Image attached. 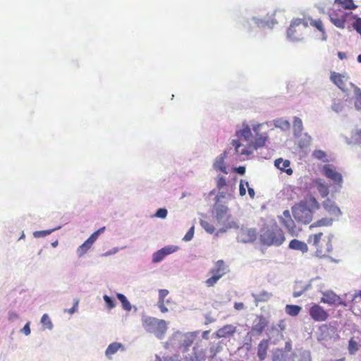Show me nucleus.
<instances>
[{
    "label": "nucleus",
    "mask_w": 361,
    "mask_h": 361,
    "mask_svg": "<svg viewBox=\"0 0 361 361\" xmlns=\"http://www.w3.org/2000/svg\"><path fill=\"white\" fill-rule=\"evenodd\" d=\"M262 124H256L252 126V130L255 133V138L252 140V133L251 128L247 123L243 122L242 128L236 130L235 136L238 140H233L231 145L235 148V154L238 155H250L255 149L262 147L265 145L268 140V135L266 133L260 134L259 129Z\"/></svg>",
    "instance_id": "obj_1"
},
{
    "label": "nucleus",
    "mask_w": 361,
    "mask_h": 361,
    "mask_svg": "<svg viewBox=\"0 0 361 361\" xmlns=\"http://www.w3.org/2000/svg\"><path fill=\"white\" fill-rule=\"evenodd\" d=\"M332 224V219L323 218L311 224L309 231L311 233L307 238V243L316 250V254L320 257L328 256L333 250L331 238L325 236L320 228L329 226Z\"/></svg>",
    "instance_id": "obj_2"
},
{
    "label": "nucleus",
    "mask_w": 361,
    "mask_h": 361,
    "mask_svg": "<svg viewBox=\"0 0 361 361\" xmlns=\"http://www.w3.org/2000/svg\"><path fill=\"white\" fill-rule=\"evenodd\" d=\"M319 203L312 195L305 197L292 207L291 211L294 219L300 223L307 224L313 218V212L319 208Z\"/></svg>",
    "instance_id": "obj_3"
},
{
    "label": "nucleus",
    "mask_w": 361,
    "mask_h": 361,
    "mask_svg": "<svg viewBox=\"0 0 361 361\" xmlns=\"http://www.w3.org/2000/svg\"><path fill=\"white\" fill-rule=\"evenodd\" d=\"M285 240L284 233L276 222L265 224L260 230L259 241L264 245L280 246Z\"/></svg>",
    "instance_id": "obj_4"
},
{
    "label": "nucleus",
    "mask_w": 361,
    "mask_h": 361,
    "mask_svg": "<svg viewBox=\"0 0 361 361\" xmlns=\"http://www.w3.org/2000/svg\"><path fill=\"white\" fill-rule=\"evenodd\" d=\"M309 25L317 29L322 33V39H326V32L322 21L320 19L313 20L310 17L293 20L287 30L288 37L293 39H298L300 35L297 34V27L302 25L304 28H307Z\"/></svg>",
    "instance_id": "obj_5"
},
{
    "label": "nucleus",
    "mask_w": 361,
    "mask_h": 361,
    "mask_svg": "<svg viewBox=\"0 0 361 361\" xmlns=\"http://www.w3.org/2000/svg\"><path fill=\"white\" fill-rule=\"evenodd\" d=\"M209 274L212 276L206 280L205 283L208 287H212L226 274L224 261L218 260L215 267L210 270Z\"/></svg>",
    "instance_id": "obj_6"
},
{
    "label": "nucleus",
    "mask_w": 361,
    "mask_h": 361,
    "mask_svg": "<svg viewBox=\"0 0 361 361\" xmlns=\"http://www.w3.org/2000/svg\"><path fill=\"white\" fill-rule=\"evenodd\" d=\"M349 13L340 8H334L329 13L331 23L337 27L343 29Z\"/></svg>",
    "instance_id": "obj_7"
},
{
    "label": "nucleus",
    "mask_w": 361,
    "mask_h": 361,
    "mask_svg": "<svg viewBox=\"0 0 361 361\" xmlns=\"http://www.w3.org/2000/svg\"><path fill=\"white\" fill-rule=\"evenodd\" d=\"M320 302L331 306H346L345 302L332 290L323 292Z\"/></svg>",
    "instance_id": "obj_8"
},
{
    "label": "nucleus",
    "mask_w": 361,
    "mask_h": 361,
    "mask_svg": "<svg viewBox=\"0 0 361 361\" xmlns=\"http://www.w3.org/2000/svg\"><path fill=\"white\" fill-rule=\"evenodd\" d=\"M281 224L287 229L288 232L292 235H297L298 230L297 229L295 221L292 219L289 210L283 211V216H279Z\"/></svg>",
    "instance_id": "obj_9"
},
{
    "label": "nucleus",
    "mask_w": 361,
    "mask_h": 361,
    "mask_svg": "<svg viewBox=\"0 0 361 361\" xmlns=\"http://www.w3.org/2000/svg\"><path fill=\"white\" fill-rule=\"evenodd\" d=\"M309 314L314 321L318 322H325L329 317L327 311L318 304H314L310 307Z\"/></svg>",
    "instance_id": "obj_10"
},
{
    "label": "nucleus",
    "mask_w": 361,
    "mask_h": 361,
    "mask_svg": "<svg viewBox=\"0 0 361 361\" xmlns=\"http://www.w3.org/2000/svg\"><path fill=\"white\" fill-rule=\"evenodd\" d=\"M324 175L334 184L337 185L338 188H341L343 183V178L340 173L337 172L335 169L330 164H326L323 166Z\"/></svg>",
    "instance_id": "obj_11"
},
{
    "label": "nucleus",
    "mask_w": 361,
    "mask_h": 361,
    "mask_svg": "<svg viewBox=\"0 0 361 361\" xmlns=\"http://www.w3.org/2000/svg\"><path fill=\"white\" fill-rule=\"evenodd\" d=\"M330 79L342 91L347 90L346 82L348 80V75L332 71L331 72Z\"/></svg>",
    "instance_id": "obj_12"
},
{
    "label": "nucleus",
    "mask_w": 361,
    "mask_h": 361,
    "mask_svg": "<svg viewBox=\"0 0 361 361\" xmlns=\"http://www.w3.org/2000/svg\"><path fill=\"white\" fill-rule=\"evenodd\" d=\"M176 250L177 247L173 245L164 247L153 254L152 262L154 263L160 262L165 258L166 256L171 253H173Z\"/></svg>",
    "instance_id": "obj_13"
},
{
    "label": "nucleus",
    "mask_w": 361,
    "mask_h": 361,
    "mask_svg": "<svg viewBox=\"0 0 361 361\" xmlns=\"http://www.w3.org/2000/svg\"><path fill=\"white\" fill-rule=\"evenodd\" d=\"M257 233L254 228H242L238 234V239L243 243H250L256 240Z\"/></svg>",
    "instance_id": "obj_14"
},
{
    "label": "nucleus",
    "mask_w": 361,
    "mask_h": 361,
    "mask_svg": "<svg viewBox=\"0 0 361 361\" xmlns=\"http://www.w3.org/2000/svg\"><path fill=\"white\" fill-rule=\"evenodd\" d=\"M236 330V326L232 324H226L216 331V337L220 338L233 336Z\"/></svg>",
    "instance_id": "obj_15"
},
{
    "label": "nucleus",
    "mask_w": 361,
    "mask_h": 361,
    "mask_svg": "<svg viewBox=\"0 0 361 361\" xmlns=\"http://www.w3.org/2000/svg\"><path fill=\"white\" fill-rule=\"evenodd\" d=\"M290 162L288 159H283L279 158L275 160V166L283 172H286L288 175L290 176L293 174V170L290 168Z\"/></svg>",
    "instance_id": "obj_16"
},
{
    "label": "nucleus",
    "mask_w": 361,
    "mask_h": 361,
    "mask_svg": "<svg viewBox=\"0 0 361 361\" xmlns=\"http://www.w3.org/2000/svg\"><path fill=\"white\" fill-rule=\"evenodd\" d=\"M226 157L227 152H224L221 154L216 157L213 164V166L216 170H219L226 174L228 173L225 164V159L226 158Z\"/></svg>",
    "instance_id": "obj_17"
},
{
    "label": "nucleus",
    "mask_w": 361,
    "mask_h": 361,
    "mask_svg": "<svg viewBox=\"0 0 361 361\" xmlns=\"http://www.w3.org/2000/svg\"><path fill=\"white\" fill-rule=\"evenodd\" d=\"M324 209L330 214L338 216L341 214L338 207H337L334 202L329 199H326L322 203Z\"/></svg>",
    "instance_id": "obj_18"
},
{
    "label": "nucleus",
    "mask_w": 361,
    "mask_h": 361,
    "mask_svg": "<svg viewBox=\"0 0 361 361\" xmlns=\"http://www.w3.org/2000/svg\"><path fill=\"white\" fill-rule=\"evenodd\" d=\"M269 348V340L264 339L259 342L257 346V356L262 361L265 360L267 355Z\"/></svg>",
    "instance_id": "obj_19"
},
{
    "label": "nucleus",
    "mask_w": 361,
    "mask_h": 361,
    "mask_svg": "<svg viewBox=\"0 0 361 361\" xmlns=\"http://www.w3.org/2000/svg\"><path fill=\"white\" fill-rule=\"evenodd\" d=\"M288 247L291 250H299L302 253H305L308 251L307 243L298 239H293L290 240L288 245Z\"/></svg>",
    "instance_id": "obj_20"
},
{
    "label": "nucleus",
    "mask_w": 361,
    "mask_h": 361,
    "mask_svg": "<svg viewBox=\"0 0 361 361\" xmlns=\"http://www.w3.org/2000/svg\"><path fill=\"white\" fill-rule=\"evenodd\" d=\"M96 240L90 236L77 250L79 257L83 256L92 246Z\"/></svg>",
    "instance_id": "obj_21"
},
{
    "label": "nucleus",
    "mask_w": 361,
    "mask_h": 361,
    "mask_svg": "<svg viewBox=\"0 0 361 361\" xmlns=\"http://www.w3.org/2000/svg\"><path fill=\"white\" fill-rule=\"evenodd\" d=\"M214 210L216 217L219 221H223L227 219L228 209L226 206L215 204Z\"/></svg>",
    "instance_id": "obj_22"
},
{
    "label": "nucleus",
    "mask_w": 361,
    "mask_h": 361,
    "mask_svg": "<svg viewBox=\"0 0 361 361\" xmlns=\"http://www.w3.org/2000/svg\"><path fill=\"white\" fill-rule=\"evenodd\" d=\"M267 326V321L266 320V319L264 317L260 316L258 318L257 323L255 324L252 326V331L253 332L256 333L257 334L260 335L263 332V331L264 330V329L266 328Z\"/></svg>",
    "instance_id": "obj_23"
},
{
    "label": "nucleus",
    "mask_w": 361,
    "mask_h": 361,
    "mask_svg": "<svg viewBox=\"0 0 361 361\" xmlns=\"http://www.w3.org/2000/svg\"><path fill=\"white\" fill-rule=\"evenodd\" d=\"M167 329L166 322L163 319H159L158 323L155 325L154 333L157 337L161 338V336L165 334Z\"/></svg>",
    "instance_id": "obj_24"
},
{
    "label": "nucleus",
    "mask_w": 361,
    "mask_h": 361,
    "mask_svg": "<svg viewBox=\"0 0 361 361\" xmlns=\"http://www.w3.org/2000/svg\"><path fill=\"white\" fill-rule=\"evenodd\" d=\"M290 353L281 350L276 351L272 357V361H290Z\"/></svg>",
    "instance_id": "obj_25"
},
{
    "label": "nucleus",
    "mask_w": 361,
    "mask_h": 361,
    "mask_svg": "<svg viewBox=\"0 0 361 361\" xmlns=\"http://www.w3.org/2000/svg\"><path fill=\"white\" fill-rule=\"evenodd\" d=\"M158 319L153 317H147L143 321V327L146 331L149 332H153L154 331L155 325L158 323Z\"/></svg>",
    "instance_id": "obj_26"
},
{
    "label": "nucleus",
    "mask_w": 361,
    "mask_h": 361,
    "mask_svg": "<svg viewBox=\"0 0 361 361\" xmlns=\"http://www.w3.org/2000/svg\"><path fill=\"white\" fill-rule=\"evenodd\" d=\"M335 4L345 10H353L357 8L353 0H335Z\"/></svg>",
    "instance_id": "obj_27"
},
{
    "label": "nucleus",
    "mask_w": 361,
    "mask_h": 361,
    "mask_svg": "<svg viewBox=\"0 0 361 361\" xmlns=\"http://www.w3.org/2000/svg\"><path fill=\"white\" fill-rule=\"evenodd\" d=\"M286 314L292 317L298 316L301 310V307L296 305H287L285 308Z\"/></svg>",
    "instance_id": "obj_28"
},
{
    "label": "nucleus",
    "mask_w": 361,
    "mask_h": 361,
    "mask_svg": "<svg viewBox=\"0 0 361 361\" xmlns=\"http://www.w3.org/2000/svg\"><path fill=\"white\" fill-rule=\"evenodd\" d=\"M316 184H317V190H318L319 192L320 193V195L323 197H326L329 193L328 186L324 183L321 182V180H317L316 182Z\"/></svg>",
    "instance_id": "obj_29"
},
{
    "label": "nucleus",
    "mask_w": 361,
    "mask_h": 361,
    "mask_svg": "<svg viewBox=\"0 0 361 361\" xmlns=\"http://www.w3.org/2000/svg\"><path fill=\"white\" fill-rule=\"evenodd\" d=\"M122 345L119 343H111L106 348L105 353L107 357H111V355L115 354L120 348H121Z\"/></svg>",
    "instance_id": "obj_30"
},
{
    "label": "nucleus",
    "mask_w": 361,
    "mask_h": 361,
    "mask_svg": "<svg viewBox=\"0 0 361 361\" xmlns=\"http://www.w3.org/2000/svg\"><path fill=\"white\" fill-rule=\"evenodd\" d=\"M116 296L117 298L121 301L122 304V307L126 311H130L132 307L130 302L127 300L126 297L121 293H117Z\"/></svg>",
    "instance_id": "obj_31"
},
{
    "label": "nucleus",
    "mask_w": 361,
    "mask_h": 361,
    "mask_svg": "<svg viewBox=\"0 0 361 361\" xmlns=\"http://www.w3.org/2000/svg\"><path fill=\"white\" fill-rule=\"evenodd\" d=\"M293 126L294 130L298 133H300L303 130L302 121L298 117L294 118Z\"/></svg>",
    "instance_id": "obj_32"
},
{
    "label": "nucleus",
    "mask_w": 361,
    "mask_h": 361,
    "mask_svg": "<svg viewBox=\"0 0 361 361\" xmlns=\"http://www.w3.org/2000/svg\"><path fill=\"white\" fill-rule=\"evenodd\" d=\"M41 323L45 329H51L53 328L52 322L47 314H44L42 315L41 318Z\"/></svg>",
    "instance_id": "obj_33"
},
{
    "label": "nucleus",
    "mask_w": 361,
    "mask_h": 361,
    "mask_svg": "<svg viewBox=\"0 0 361 361\" xmlns=\"http://www.w3.org/2000/svg\"><path fill=\"white\" fill-rule=\"evenodd\" d=\"M359 349L358 343L352 338L349 341L348 351L350 355H354Z\"/></svg>",
    "instance_id": "obj_34"
},
{
    "label": "nucleus",
    "mask_w": 361,
    "mask_h": 361,
    "mask_svg": "<svg viewBox=\"0 0 361 361\" xmlns=\"http://www.w3.org/2000/svg\"><path fill=\"white\" fill-rule=\"evenodd\" d=\"M291 360L290 361H310L309 357H307L303 354H297L295 353H290Z\"/></svg>",
    "instance_id": "obj_35"
},
{
    "label": "nucleus",
    "mask_w": 361,
    "mask_h": 361,
    "mask_svg": "<svg viewBox=\"0 0 361 361\" xmlns=\"http://www.w3.org/2000/svg\"><path fill=\"white\" fill-rule=\"evenodd\" d=\"M355 93L356 95L355 106L356 109H361V90L358 87H355Z\"/></svg>",
    "instance_id": "obj_36"
},
{
    "label": "nucleus",
    "mask_w": 361,
    "mask_h": 361,
    "mask_svg": "<svg viewBox=\"0 0 361 361\" xmlns=\"http://www.w3.org/2000/svg\"><path fill=\"white\" fill-rule=\"evenodd\" d=\"M271 297V294L267 291H262L256 296V300L258 301H267Z\"/></svg>",
    "instance_id": "obj_37"
},
{
    "label": "nucleus",
    "mask_w": 361,
    "mask_h": 361,
    "mask_svg": "<svg viewBox=\"0 0 361 361\" xmlns=\"http://www.w3.org/2000/svg\"><path fill=\"white\" fill-rule=\"evenodd\" d=\"M245 187L248 188L249 183L247 181L245 180H240V185H239V194L240 196H244L246 194V189Z\"/></svg>",
    "instance_id": "obj_38"
},
{
    "label": "nucleus",
    "mask_w": 361,
    "mask_h": 361,
    "mask_svg": "<svg viewBox=\"0 0 361 361\" xmlns=\"http://www.w3.org/2000/svg\"><path fill=\"white\" fill-rule=\"evenodd\" d=\"M201 226L209 233H214L215 230L214 226L206 221H202Z\"/></svg>",
    "instance_id": "obj_39"
},
{
    "label": "nucleus",
    "mask_w": 361,
    "mask_h": 361,
    "mask_svg": "<svg viewBox=\"0 0 361 361\" xmlns=\"http://www.w3.org/2000/svg\"><path fill=\"white\" fill-rule=\"evenodd\" d=\"M216 187L219 190H221L223 187L226 185V181L224 177L218 176L216 179Z\"/></svg>",
    "instance_id": "obj_40"
},
{
    "label": "nucleus",
    "mask_w": 361,
    "mask_h": 361,
    "mask_svg": "<svg viewBox=\"0 0 361 361\" xmlns=\"http://www.w3.org/2000/svg\"><path fill=\"white\" fill-rule=\"evenodd\" d=\"M352 137L355 143L361 144V128L359 130H356L353 133Z\"/></svg>",
    "instance_id": "obj_41"
},
{
    "label": "nucleus",
    "mask_w": 361,
    "mask_h": 361,
    "mask_svg": "<svg viewBox=\"0 0 361 361\" xmlns=\"http://www.w3.org/2000/svg\"><path fill=\"white\" fill-rule=\"evenodd\" d=\"M104 300L105 301V303L106 305V307L109 309H112L115 307V303L114 300L108 295H105L103 297Z\"/></svg>",
    "instance_id": "obj_42"
},
{
    "label": "nucleus",
    "mask_w": 361,
    "mask_h": 361,
    "mask_svg": "<svg viewBox=\"0 0 361 361\" xmlns=\"http://www.w3.org/2000/svg\"><path fill=\"white\" fill-rule=\"evenodd\" d=\"M167 214H168V212L166 209L161 208L157 211V212L155 214V216L161 218V219H164L166 217Z\"/></svg>",
    "instance_id": "obj_43"
},
{
    "label": "nucleus",
    "mask_w": 361,
    "mask_h": 361,
    "mask_svg": "<svg viewBox=\"0 0 361 361\" xmlns=\"http://www.w3.org/2000/svg\"><path fill=\"white\" fill-rule=\"evenodd\" d=\"M169 295V290L166 289H160L159 290L158 301H165L166 297Z\"/></svg>",
    "instance_id": "obj_44"
},
{
    "label": "nucleus",
    "mask_w": 361,
    "mask_h": 361,
    "mask_svg": "<svg viewBox=\"0 0 361 361\" xmlns=\"http://www.w3.org/2000/svg\"><path fill=\"white\" fill-rule=\"evenodd\" d=\"M193 235H194V228L192 227L186 233V234L183 237V240L185 241H189L193 238Z\"/></svg>",
    "instance_id": "obj_45"
},
{
    "label": "nucleus",
    "mask_w": 361,
    "mask_h": 361,
    "mask_svg": "<svg viewBox=\"0 0 361 361\" xmlns=\"http://www.w3.org/2000/svg\"><path fill=\"white\" fill-rule=\"evenodd\" d=\"M53 230H47V231H36L34 233V235L35 237H44L47 235H49L51 233Z\"/></svg>",
    "instance_id": "obj_46"
},
{
    "label": "nucleus",
    "mask_w": 361,
    "mask_h": 361,
    "mask_svg": "<svg viewBox=\"0 0 361 361\" xmlns=\"http://www.w3.org/2000/svg\"><path fill=\"white\" fill-rule=\"evenodd\" d=\"M104 230H105V227H104H104H102V228H100L99 229H98L97 231H96L95 232H94V233H93L90 236H91L93 239H94V240H96L97 239L98 236H99L101 233H104Z\"/></svg>",
    "instance_id": "obj_47"
},
{
    "label": "nucleus",
    "mask_w": 361,
    "mask_h": 361,
    "mask_svg": "<svg viewBox=\"0 0 361 361\" xmlns=\"http://www.w3.org/2000/svg\"><path fill=\"white\" fill-rule=\"evenodd\" d=\"M157 305L162 313H166L168 312V309L165 305V301H158Z\"/></svg>",
    "instance_id": "obj_48"
},
{
    "label": "nucleus",
    "mask_w": 361,
    "mask_h": 361,
    "mask_svg": "<svg viewBox=\"0 0 361 361\" xmlns=\"http://www.w3.org/2000/svg\"><path fill=\"white\" fill-rule=\"evenodd\" d=\"M78 303H79V300L78 299H75L74 301L73 307H71V309H69L68 310V312L71 314H73L74 312H75L78 310Z\"/></svg>",
    "instance_id": "obj_49"
},
{
    "label": "nucleus",
    "mask_w": 361,
    "mask_h": 361,
    "mask_svg": "<svg viewBox=\"0 0 361 361\" xmlns=\"http://www.w3.org/2000/svg\"><path fill=\"white\" fill-rule=\"evenodd\" d=\"M22 332H23L26 336H28L30 334V322H27L24 326V327L22 329Z\"/></svg>",
    "instance_id": "obj_50"
},
{
    "label": "nucleus",
    "mask_w": 361,
    "mask_h": 361,
    "mask_svg": "<svg viewBox=\"0 0 361 361\" xmlns=\"http://www.w3.org/2000/svg\"><path fill=\"white\" fill-rule=\"evenodd\" d=\"M305 288H303L300 290H295L293 293V296L294 298H298V297H300V295H302V294L305 291Z\"/></svg>",
    "instance_id": "obj_51"
},
{
    "label": "nucleus",
    "mask_w": 361,
    "mask_h": 361,
    "mask_svg": "<svg viewBox=\"0 0 361 361\" xmlns=\"http://www.w3.org/2000/svg\"><path fill=\"white\" fill-rule=\"evenodd\" d=\"M235 171L240 175H243L245 172V168L244 166H239L235 169Z\"/></svg>",
    "instance_id": "obj_52"
},
{
    "label": "nucleus",
    "mask_w": 361,
    "mask_h": 361,
    "mask_svg": "<svg viewBox=\"0 0 361 361\" xmlns=\"http://www.w3.org/2000/svg\"><path fill=\"white\" fill-rule=\"evenodd\" d=\"M234 307L237 310H240L244 308V304L243 302H235L234 304Z\"/></svg>",
    "instance_id": "obj_53"
},
{
    "label": "nucleus",
    "mask_w": 361,
    "mask_h": 361,
    "mask_svg": "<svg viewBox=\"0 0 361 361\" xmlns=\"http://www.w3.org/2000/svg\"><path fill=\"white\" fill-rule=\"evenodd\" d=\"M247 191H248V194H249L250 197L252 199H253L255 197V192L254 189L252 188L248 187Z\"/></svg>",
    "instance_id": "obj_54"
},
{
    "label": "nucleus",
    "mask_w": 361,
    "mask_h": 361,
    "mask_svg": "<svg viewBox=\"0 0 361 361\" xmlns=\"http://www.w3.org/2000/svg\"><path fill=\"white\" fill-rule=\"evenodd\" d=\"M291 350V345L289 343H286V346H285V350L286 352L288 353H290Z\"/></svg>",
    "instance_id": "obj_55"
},
{
    "label": "nucleus",
    "mask_w": 361,
    "mask_h": 361,
    "mask_svg": "<svg viewBox=\"0 0 361 361\" xmlns=\"http://www.w3.org/2000/svg\"><path fill=\"white\" fill-rule=\"evenodd\" d=\"M316 154H317V157L318 159H322L323 157L325 156L324 152H323L322 151H318L316 152Z\"/></svg>",
    "instance_id": "obj_56"
},
{
    "label": "nucleus",
    "mask_w": 361,
    "mask_h": 361,
    "mask_svg": "<svg viewBox=\"0 0 361 361\" xmlns=\"http://www.w3.org/2000/svg\"><path fill=\"white\" fill-rule=\"evenodd\" d=\"M338 56L339 57L340 59H344L346 58V54L344 52L340 51L338 53Z\"/></svg>",
    "instance_id": "obj_57"
},
{
    "label": "nucleus",
    "mask_w": 361,
    "mask_h": 361,
    "mask_svg": "<svg viewBox=\"0 0 361 361\" xmlns=\"http://www.w3.org/2000/svg\"><path fill=\"white\" fill-rule=\"evenodd\" d=\"M57 245H58V241L57 240H56V241H54V243H51V245L53 247H56Z\"/></svg>",
    "instance_id": "obj_58"
},
{
    "label": "nucleus",
    "mask_w": 361,
    "mask_h": 361,
    "mask_svg": "<svg viewBox=\"0 0 361 361\" xmlns=\"http://www.w3.org/2000/svg\"><path fill=\"white\" fill-rule=\"evenodd\" d=\"M357 61L359 63H361V54L358 55V56H357Z\"/></svg>",
    "instance_id": "obj_59"
},
{
    "label": "nucleus",
    "mask_w": 361,
    "mask_h": 361,
    "mask_svg": "<svg viewBox=\"0 0 361 361\" xmlns=\"http://www.w3.org/2000/svg\"><path fill=\"white\" fill-rule=\"evenodd\" d=\"M216 202H218V201L219 200V195H217V196L216 197Z\"/></svg>",
    "instance_id": "obj_60"
},
{
    "label": "nucleus",
    "mask_w": 361,
    "mask_h": 361,
    "mask_svg": "<svg viewBox=\"0 0 361 361\" xmlns=\"http://www.w3.org/2000/svg\"><path fill=\"white\" fill-rule=\"evenodd\" d=\"M207 331H204V335H203V337H205V336H207Z\"/></svg>",
    "instance_id": "obj_61"
},
{
    "label": "nucleus",
    "mask_w": 361,
    "mask_h": 361,
    "mask_svg": "<svg viewBox=\"0 0 361 361\" xmlns=\"http://www.w3.org/2000/svg\"><path fill=\"white\" fill-rule=\"evenodd\" d=\"M207 331H204V335H203V337H205V336H207Z\"/></svg>",
    "instance_id": "obj_62"
},
{
    "label": "nucleus",
    "mask_w": 361,
    "mask_h": 361,
    "mask_svg": "<svg viewBox=\"0 0 361 361\" xmlns=\"http://www.w3.org/2000/svg\"><path fill=\"white\" fill-rule=\"evenodd\" d=\"M207 331H204V335H203V337H205V336H207Z\"/></svg>",
    "instance_id": "obj_63"
},
{
    "label": "nucleus",
    "mask_w": 361,
    "mask_h": 361,
    "mask_svg": "<svg viewBox=\"0 0 361 361\" xmlns=\"http://www.w3.org/2000/svg\"><path fill=\"white\" fill-rule=\"evenodd\" d=\"M359 296L361 298V290H360L359 293H358Z\"/></svg>",
    "instance_id": "obj_64"
}]
</instances>
